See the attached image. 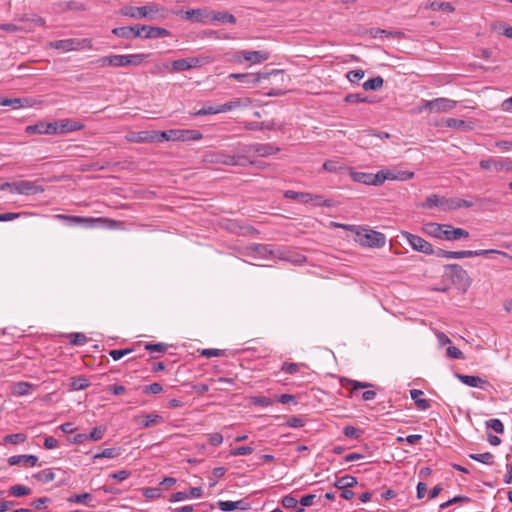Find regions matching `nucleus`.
<instances>
[{"instance_id": "nucleus-10", "label": "nucleus", "mask_w": 512, "mask_h": 512, "mask_svg": "<svg viewBox=\"0 0 512 512\" xmlns=\"http://www.w3.org/2000/svg\"><path fill=\"white\" fill-rule=\"evenodd\" d=\"M146 57L145 54L114 55V67L138 66L144 62Z\"/></svg>"}, {"instance_id": "nucleus-51", "label": "nucleus", "mask_w": 512, "mask_h": 512, "mask_svg": "<svg viewBox=\"0 0 512 512\" xmlns=\"http://www.w3.org/2000/svg\"><path fill=\"white\" fill-rule=\"evenodd\" d=\"M106 428L102 426L95 427L89 434H86L88 440H101L105 434Z\"/></svg>"}, {"instance_id": "nucleus-56", "label": "nucleus", "mask_w": 512, "mask_h": 512, "mask_svg": "<svg viewBox=\"0 0 512 512\" xmlns=\"http://www.w3.org/2000/svg\"><path fill=\"white\" fill-rule=\"evenodd\" d=\"M92 499V495L89 493H83V494H74L71 497L68 498V501L71 503H80V504H86L88 500Z\"/></svg>"}, {"instance_id": "nucleus-22", "label": "nucleus", "mask_w": 512, "mask_h": 512, "mask_svg": "<svg viewBox=\"0 0 512 512\" xmlns=\"http://www.w3.org/2000/svg\"><path fill=\"white\" fill-rule=\"evenodd\" d=\"M218 507L220 510L225 511V512L233 511L235 509L246 510L249 508V503L245 502L244 500H240V501H236V502L219 501Z\"/></svg>"}, {"instance_id": "nucleus-40", "label": "nucleus", "mask_w": 512, "mask_h": 512, "mask_svg": "<svg viewBox=\"0 0 512 512\" xmlns=\"http://www.w3.org/2000/svg\"><path fill=\"white\" fill-rule=\"evenodd\" d=\"M315 206L334 207L336 202L333 199H325L322 195L311 194V200Z\"/></svg>"}, {"instance_id": "nucleus-1", "label": "nucleus", "mask_w": 512, "mask_h": 512, "mask_svg": "<svg viewBox=\"0 0 512 512\" xmlns=\"http://www.w3.org/2000/svg\"><path fill=\"white\" fill-rule=\"evenodd\" d=\"M334 227L346 229L355 234V241L360 245L370 248H382L386 243V237L383 233L365 229L356 225H348L332 222Z\"/></svg>"}, {"instance_id": "nucleus-59", "label": "nucleus", "mask_w": 512, "mask_h": 512, "mask_svg": "<svg viewBox=\"0 0 512 512\" xmlns=\"http://www.w3.org/2000/svg\"><path fill=\"white\" fill-rule=\"evenodd\" d=\"M445 124L449 128L462 129V130L466 129L465 121L460 120V119L447 118L445 121Z\"/></svg>"}, {"instance_id": "nucleus-11", "label": "nucleus", "mask_w": 512, "mask_h": 512, "mask_svg": "<svg viewBox=\"0 0 512 512\" xmlns=\"http://www.w3.org/2000/svg\"><path fill=\"white\" fill-rule=\"evenodd\" d=\"M10 189H13L15 192L19 194L25 195H32L42 191V189L36 186L33 182L27 180H21L11 183Z\"/></svg>"}, {"instance_id": "nucleus-29", "label": "nucleus", "mask_w": 512, "mask_h": 512, "mask_svg": "<svg viewBox=\"0 0 512 512\" xmlns=\"http://www.w3.org/2000/svg\"><path fill=\"white\" fill-rule=\"evenodd\" d=\"M251 103L250 99H246L245 101H242L241 99H235L229 102H226L224 104L219 105L221 109V113L231 111L233 109L242 107V106H248Z\"/></svg>"}, {"instance_id": "nucleus-63", "label": "nucleus", "mask_w": 512, "mask_h": 512, "mask_svg": "<svg viewBox=\"0 0 512 512\" xmlns=\"http://www.w3.org/2000/svg\"><path fill=\"white\" fill-rule=\"evenodd\" d=\"M252 403L261 407H268L273 404V400L266 396H255L252 398Z\"/></svg>"}, {"instance_id": "nucleus-18", "label": "nucleus", "mask_w": 512, "mask_h": 512, "mask_svg": "<svg viewBox=\"0 0 512 512\" xmlns=\"http://www.w3.org/2000/svg\"><path fill=\"white\" fill-rule=\"evenodd\" d=\"M445 224H439L435 222L425 223L422 227L423 232L426 235L437 239H443Z\"/></svg>"}, {"instance_id": "nucleus-2", "label": "nucleus", "mask_w": 512, "mask_h": 512, "mask_svg": "<svg viewBox=\"0 0 512 512\" xmlns=\"http://www.w3.org/2000/svg\"><path fill=\"white\" fill-rule=\"evenodd\" d=\"M274 77L277 81L284 82L285 74L283 70L274 69L271 72L264 73H232L228 77L230 79H235L243 83L247 84H258L262 79H268L269 77Z\"/></svg>"}, {"instance_id": "nucleus-8", "label": "nucleus", "mask_w": 512, "mask_h": 512, "mask_svg": "<svg viewBox=\"0 0 512 512\" xmlns=\"http://www.w3.org/2000/svg\"><path fill=\"white\" fill-rule=\"evenodd\" d=\"M206 63H209L208 57H189L184 59H178L172 62V72H182L192 68L200 67Z\"/></svg>"}, {"instance_id": "nucleus-16", "label": "nucleus", "mask_w": 512, "mask_h": 512, "mask_svg": "<svg viewBox=\"0 0 512 512\" xmlns=\"http://www.w3.org/2000/svg\"><path fill=\"white\" fill-rule=\"evenodd\" d=\"M58 219L64 220L69 225H80L85 224L87 226H91L94 222L102 221L101 218L94 219V218H86L81 216H69V215H56L55 216Z\"/></svg>"}, {"instance_id": "nucleus-52", "label": "nucleus", "mask_w": 512, "mask_h": 512, "mask_svg": "<svg viewBox=\"0 0 512 512\" xmlns=\"http://www.w3.org/2000/svg\"><path fill=\"white\" fill-rule=\"evenodd\" d=\"M303 367H305V365L302 364V363H288V362H284L283 365H282L281 370L286 372V373H289V374H296Z\"/></svg>"}, {"instance_id": "nucleus-42", "label": "nucleus", "mask_w": 512, "mask_h": 512, "mask_svg": "<svg viewBox=\"0 0 512 512\" xmlns=\"http://www.w3.org/2000/svg\"><path fill=\"white\" fill-rule=\"evenodd\" d=\"M469 457L475 461L486 465H492L494 456L490 452L479 453V454H470Z\"/></svg>"}, {"instance_id": "nucleus-57", "label": "nucleus", "mask_w": 512, "mask_h": 512, "mask_svg": "<svg viewBox=\"0 0 512 512\" xmlns=\"http://www.w3.org/2000/svg\"><path fill=\"white\" fill-rule=\"evenodd\" d=\"M145 349L151 352H157L159 354L165 353L168 349V345L164 343H147Z\"/></svg>"}, {"instance_id": "nucleus-60", "label": "nucleus", "mask_w": 512, "mask_h": 512, "mask_svg": "<svg viewBox=\"0 0 512 512\" xmlns=\"http://www.w3.org/2000/svg\"><path fill=\"white\" fill-rule=\"evenodd\" d=\"M132 31H133V29H130V27H117L112 30V33L115 36L125 38V39H130Z\"/></svg>"}, {"instance_id": "nucleus-54", "label": "nucleus", "mask_w": 512, "mask_h": 512, "mask_svg": "<svg viewBox=\"0 0 512 512\" xmlns=\"http://www.w3.org/2000/svg\"><path fill=\"white\" fill-rule=\"evenodd\" d=\"M486 427L494 430L496 433L502 434L504 432V425L499 419H490L486 421Z\"/></svg>"}, {"instance_id": "nucleus-58", "label": "nucleus", "mask_w": 512, "mask_h": 512, "mask_svg": "<svg viewBox=\"0 0 512 512\" xmlns=\"http://www.w3.org/2000/svg\"><path fill=\"white\" fill-rule=\"evenodd\" d=\"M431 8L433 10H441V11H444V12H453L454 11V7L449 2L435 1V2H433L431 4Z\"/></svg>"}, {"instance_id": "nucleus-32", "label": "nucleus", "mask_w": 512, "mask_h": 512, "mask_svg": "<svg viewBox=\"0 0 512 512\" xmlns=\"http://www.w3.org/2000/svg\"><path fill=\"white\" fill-rule=\"evenodd\" d=\"M28 104L27 98H5L0 100V106H9L13 109H19Z\"/></svg>"}, {"instance_id": "nucleus-43", "label": "nucleus", "mask_w": 512, "mask_h": 512, "mask_svg": "<svg viewBox=\"0 0 512 512\" xmlns=\"http://www.w3.org/2000/svg\"><path fill=\"white\" fill-rule=\"evenodd\" d=\"M204 12L201 9H192L185 12H181L182 18L186 20H196V21H202Z\"/></svg>"}, {"instance_id": "nucleus-49", "label": "nucleus", "mask_w": 512, "mask_h": 512, "mask_svg": "<svg viewBox=\"0 0 512 512\" xmlns=\"http://www.w3.org/2000/svg\"><path fill=\"white\" fill-rule=\"evenodd\" d=\"M221 113V109L219 105L216 106H204L200 110L194 112L193 116H204V115H214Z\"/></svg>"}, {"instance_id": "nucleus-28", "label": "nucleus", "mask_w": 512, "mask_h": 512, "mask_svg": "<svg viewBox=\"0 0 512 512\" xmlns=\"http://www.w3.org/2000/svg\"><path fill=\"white\" fill-rule=\"evenodd\" d=\"M142 418V426L145 428L156 426L164 422L163 417L156 413L143 415Z\"/></svg>"}, {"instance_id": "nucleus-34", "label": "nucleus", "mask_w": 512, "mask_h": 512, "mask_svg": "<svg viewBox=\"0 0 512 512\" xmlns=\"http://www.w3.org/2000/svg\"><path fill=\"white\" fill-rule=\"evenodd\" d=\"M244 127L247 130H263V129L273 130V129H275V123H274V121L247 122Z\"/></svg>"}, {"instance_id": "nucleus-20", "label": "nucleus", "mask_w": 512, "mask_h": 512, "mask_svg": "<svg viewBox=\"0 0 512 512\" xmlns=\"http://www.w3.org/2000/svg\"><path fill=\"white\" fill-rule=\"evenodd\" d=\"M454 376L461 381L463 384L470 386V387H479L483 388L485 384H487V381L482 379L479 376L474 375H464L460 373H455Z\"/></svg>"}, {"instance_id": "nucleus-36", "label": "nucleus", "mask_w": 512, "mask_h": 512, "mask_svg": "<svg viewBox=\"0 0 512 512\" xmlns=\"http://www.w3.org/2000/svg\"><path fill=\"white\" fill-rule=\"evenodd\" d=\"M442 201L443 197L436 194H431L426 198V201L422 204V207L429 209L438 207L440 210H442Z\"/></svg>"}, {"instance_id": "nucleus-37", "label": "nucleus", "mask_w": 512, "mask_h": 512, "mask_svg": "<svg viewBox=\"0 0 512 512\" xmlns=\"http://www.w3.org/2000/svg\"><path fill=\"white\" fill-rule=\"evenodd\" d=\"M281 504L287 509H295V512H304V508L297 506L298 500L291 495L284 496Z\"/></svg>"}, {"instance_id": "nucleus-62", "label": "nucleus", "mask_w": 512, "mask_h": 512, "mask_svg": "<svg viewBox=\"0 0 512 512\" xmlns=\"http://www.w3.org/2000/svg\"><path fill=\"white\" fill-rule=\"evenodd\" d=\"M365 72L361 69L349 71L346 75L347 79L352 83H357L364 77Z\"/></svg>"}, {"instance_id": "nucleus-39", "label": "nucleus", "mask_w": 512, "mask_h": 512, "mask_svg": "<svg viewBox=\"0 0 512 512\" xmlns=\"http://www.w3.org/2000/svg\"><path fill=\"white\" fill-rule=\"evenodd\" d=\"M90 386V382L85 377H76L71 379L70 388L71 390L78 391L84 390Z\"/></svg>"}, {"instance_id": "nucleus-64", "label": "nucleus", "mask_w": 512, "mask_h": 512, "mask_svg": "<svg viewBox=\"0 0 512 512\" xmlns=\"http://www.w3.org/2000/svg\"><path fill=\"white\" fill-rule=\"evenodd\" d=\"M363 432L353 426H346L343 429V434L348 438H359Z\"/></svg>"}, {"instance_id": "nucleus-46", "label": "nucleus", "mask_w": 512, "mask_h": 512, "mask_svg": "<svg viewBox=\"0 0 512 512\" xmlns=\"http://www.w3.org/2000/svg\"><path fill=\"white\" fill-rule=\"evenodd\" d=\"M351 177L356 182L371 185L372 173L351 172Z\"/></svg>"}, {"instance_id": "nucleus-25", "label": "nucleus", "mask_w": 512, "mask_h": 512, "mask_svg": "<svg viewBox=\"0 0 512 512\" xmlns=\"http://www.w3.org/2000/svg\"><path fill=\"white\" fill-rule=\"evenodd\" d=\"M435 255L440 258L461 259V258H469L471 254L468 253V250L446 251V250L439 248L435 251Z\"/></svg>"}, {"instance_id": "nucleus-38", "label": "nucleus", "mask_w": 512, "mask_h": 512, "mask_svg": "<svg viewBox=\"0 0 512 512\" xmlns=\"http://www.w3.org/2000/svg\"><path fill=\"white\" fill-rule=\"evenodd\" d=\"M33 385L28 382H17L13 386V393L18 396H24L30 393Z\"/></svg>"}, {"instance_id": "nucleus-53", "label": "nucleus", "mask_w": 512, "mask_h": 512, "mask_svg": "<svg viewBox=\"0 0 512 512\" xmlns=\"http://www.w3.org/2000/svg\"><path fill=\"white\" fill-rule=\"evenodd\" d=\"M25 440H26V435L23 433L6 435L4 438V441L6 443H10V444H20V443H23Z\"/></svg>"}, {"instance_id": "nucleus-31", "label": "nucleus", "mask_w": 512, "mask_h": 512, "mask_svg": "<svg viewBox=\"0 0 512 512\" xmlns=\"http://www.w3.org/2000/svg\"><path fill=\"white\" fill-rule=\"evenodd\" d=\"M284 196L288 199L297 200L301 203H309L311 200V193L307 192H296L293 190H288L284 193Z\"/></svg>"}, {"instance_id": "nucleus-12", "label": "nucleus", "mask_w": 512, "mask_h": 512, "mask_svg": "<svg viewBox=\"0 0 512 512\" xmlns=\"http://www.w3.org/2000/svg\"><path fill=\"white\" fill-rule=\"evenodd\" d=\"M469 237V232L463 228H455L452 225L445 224L443 240L457 241Z\"/></svg>"}, {"instance_id": "nucleus-9", "label": "nucleus", "mask_w": 512, "mask_h": 512, "mask_svg": "<svg viewBox=\"0 0 512 512\" xmlns=\"http://www.w3.org/2000/svg\"><path fill=\"white\" fill-rule=\"evenodd\" d=\"M402 235L413 248V250L427 255L435 254L436 250L433 249L432 244L423 239L422 237L414 235L409 232H403Z\"/></svg>"}, {"instance_id": "nucleus-61", "label": "nucleus", "mask_w": 512, "mask_h": 512, "mask_svg": "<svg viewBox=\"0 0 512 512\" xmlns=\"http://www.w3.org/2000/svg\"><path fill=\"white\" fill-rule=\"evenodd\" d=\"M163 391V387L159 383H152L143 387V393L145 394H159Z\"/></svg>"}, {"instance_id": "nucleus-4", "label": "nucleus", "mask_w": 512, "mask_h": 512, "mask_svg": "<svg viewBox=\"0 0 512 512\" xmlns=\"http://www.w3.org/2000/svg\"><path fill=\"white\" fill-rule=\"evenodd\" d=\"M49 47L69 52L76 50L92 49V42L87 38H70L52 41L49 43Z\"/></svg>"}, {"instance_id": "nucleus-14", "label": "nucleus", "mask_w": 512, "mask_h": 512, "mask_svg": "<svg viewBox=\"0 0 512 512\" xmlns=\"http://www.w3.org/2000/svg\"><path fill=\"white\" fill-rule=\"evenodd\" d=\"M457 105V101L448 98H436L432 100V113L449 112Z\"/></svg>"}, {"instance_id": "nucleus-24", "label": "nucleus", "mask_w": 512, "mask_h": 512, "mask_svg": "<svg viewBox=\"0 0 512 512\" xmlns=\"http://www.w3.org/2000/svg\"><path fill=\"white\" fill-rule=\"evenodd\" d=\"M84 128V125L75 120L63 119L60 121V134L78 131Z\"/></svg>"}, {"instance_id": "nucleus-50", "label": "nucleus", "mask_w": 512, "mask_h": 512, "mask_svg": "<svg viewBox=\"0 0 512 512\" xmlns=\"http://www.w3.org/2000/svg\"><path fill=\"white\" fill-rule=\"evenodd\" d=\"M68 337L70 339V343L77 346L84 345L88 341L87 336L79 332L70 333Z\"/></svg>"}, {"instance_id": "nucleus-26", "label": "nucleus", "mask_w": 512, "mask_h": 512, "mask_svg": "<svg viewBox=\"0 0 512 512\" xmlns=\"http://www.w3.org/2000/svg\"><path fill=\"white\" fill-rule=\"evenodd\" d=\"M253 150L261 157H268L276 154L279 151V148L271 144H255L253 145Z\"/></svg>"}, {"instance_id": "nucleus-44", "label": "nucleus", "mask_w": 512, "mask_h": 512, "mask_svg": "<svg viewBox=\"0 0 512 512\" xmlns=\"http://www.w3.org/2000/svg\"><path fill=\"white\" fill-rule=\"evenodd\" d=\"M323 169L328 172L337 173L345 169L343 164L336 160H327L323 164Z\"/></svg>"}, {"instance_id": "nucleus-3", "label": "nucleus", "mask_w": 512, "mask_h": 512, "mask_svg": "<svg viewBox=\"0 0 512 512\" xmlns=\"http://www.w3.org/2000/svg\"><path fill=\"white\" fill-rule=\"evenodd\" d=\"M161 142L163 141H198L203 138L202 133L195 129H171L167 131H161L159 135Z\"/></svg>"}, {"instance_id": "nucleus-35", "label": "nucleus", "mask_w": 512, "mask_h": 512, "mask_svg": "<svg viewBox=\"0 0 512 512\" xmlns=\"http://www.w3.org/2000/svg\"><path fill=\"white\" fill-rule=\"evenodd\" d=\"M383 83H384V80L382 77L380 76H377L375 78H371L367 81H365L362 85L363 89L366 90V91H369V90H372V91H377L379 90L380 88H382L383 86Z\"/></svg>"}, {"instance_id": "nucleus-15", "label": "nucleus", "mask_w": 512, "mask_h": 512, "mask_svg": "<svg viewBox=\"0 0 512 512\" xmlns=\"http://www.w3.org/2000/svg\"><path fill=\"white\" fill-rule=\"evenodd\" d=\"M160 134L161 131H141L136 133L131 140L137 143L161 142Z\"/></svg>"}, {"instance_id": "nucleus-6", "label": "nucleus", "mask_w": 512, "mask_h": 512, "mask_svg": "<svg viewBox=\"0 0 512 512\" xmlns=\"http://www.w3.org/2000/svg\"><path fill=\"white\" fill-rule=\"evenodd\" d=\"M158 11L159 7L156 4H151L142 7L125 6L120 10V14L135 19H153V15Z\"/></svg>"}, {"instance_id": "nucleus-21", "label": "nucleus", "mask_w": 512, "mask_h": 512, "mask_svg": "<svg viewBox=\"0 0 512 512\" xmlns=\"http://www.w3.org/2000/svg\"><path fill=\"white\" fill-rule=\"evenodd\" d=\"M203 494V491L200 487H193L189 490V492H176L172 494L170 501L178 502L185 500L187 498H200Z\"/></svg>"}, {"instance_id": "nucleus-19", "label": "nucleus", "mask_w": 512, "mask_h": 512, "mask_svg": "<svg viewBox=\"0 0 512 512\" xmlns=\"http://www.w3.org/2000/svg\"><path fill=\"white\" fill-rule=\"evenodd\" d=\"M141 30H143V37L146 39H156L170 36V32L167 29L161 27L143 25Z\"/></svg>"}, {"instance_id": "nucleus-30", "label": "nucleus", "mask_w": 512, "mask_h": 512, "mask_svg": "<svg viewBox=\"0 0 512 512\" xmlns=\"http://www.w3.org/2000/svg\"><path fill=\"white\" fill-rule=\"evenodd\" d=\"M386 180H409L413 178L414 173L409 171L393 172L390 170H384Z\"/></svg>"}, {"instance_id": "nucleus-5", "label": "nucleus", "mask_w": 512, "mask_h": 512, "mask_svg": "<svg viewBox=\"0 0 512 512\" xmlns=\"http://www.w3.org/2000/svg\"><path fill=\"white\" fill-rule=\"evenodd\" d=\"M444 275L448 277L454 285L466 289L471 279L465 269L458 264H449L444 266Z\"/></svg>"}, {"instance_id": "nucleus-7", "label": "nucleus", "mask_w": 512, "mask_h": 512, "mask_svg": "<svg viewBox=\"0 0 512 512\" xmlns=\"http://www.w3.org/2000/svg\"><path fill=\"white\" fill-rule=\"evenodd\" d=\"M242 158V156L230 155L224 151L209 152L204 156V160L208 163L223 164L228 166L239 165Z\"/></svg>"}, {"instance_id": "nucleus-41", "label": "nucleus", "mask_w": 512, "mask_h": 512, "mask_svg": "<svg viewBox=\"0 0 512 512\" xmlns=\"http://www.w3.org/2000/svg\"><path fill=\"white\" fill-rule=\"evenodd\" d=\"M33 477L42 483H49L55 479V473L51 469H45L34 474Z\"/></svg>"}, {"instance_id": "nucleus-23", "label": "nucleus", "mask_w": 512, "mask_h": 512, "mask_svg": "<svg viewBox=\"0 0 512 512\" xmlns=\"http://www.w3.org/2000/svg\"><path fill=\"white\" fill-rule=\"evenodd\" d=\"M37 460L38 458L35 455H14L8 458V463L11 466L18 465L20 463L34 466L37 463Z\"/></svg>"}, {"instance_id": "nucleus-55", "label": "nucleus", "mask_w": 512, "mask_h": 512, "mask_svg": "<svg viewBox=\"0 0 512 512\" xmlns=\"http://www.w3.org/2000/svg\"><path fill=\"white\" fill-rule=\"evenodd\" d=\"M344 100L347 103H363V102H367L368 98H367V96H365L363 94L352 93V94L346 95Z\"/></svg>"}, {"instance_id": "nucleus-13", "label": "nucleus", "mask_w": 512, "mask_h": 512, "mask_svg": "<svg viewBox=\"0 0 512 512\" xmlns=\"http://www.w3.org/2000/svg\"><path fill=\"white\" fill-rule=\"evenodd\" d=\"M246 255L255 257L258 255L261 258H268L274 255L273 250L270 246L265 244H251L246 247Z\"/></svg>"}, {"instance_id": "nucleus-45", "label": "nucleus", "mask_w": 512, "mask_h": 512, "mask_svg": "<svg viewBox=\"0 0 512 512\" xmlns=\"http://www.w3.org/2000/svg\"><path fill=\"white\" fill-rule=\"evenodd\" d=\"M212 20L214 21H219V22H228V23H231V24H235L236 23V18L232 15V14H229L227 12H217V13H213L212 15Z\"/></svg>"}, {"instance_id": "nucleus-27", "label": "nucleus", "mask_w": 512, "mask_h": 512, "mask_svg": "<svg viewBox=\"0 0 512 512\" xmlns=\"http://www.w3.org/2000/svg\"><path fill=\"white\" fill-rule=\"evenodd\" d=\"M411 398L414 400L415 405L420 410H427L430 408V402L427 399L421 398L423 395V391L418 389H413L410 391Z\"/></svg>"}, {"instance_id": "nucleus-48", "label": "nucleus", "mask_w": 512, "mask_h": 512, "mask_svg": "<svg viewBox=\"0 0 512 512\" xmlns=\"http://www.w3.org/2000/svg\"><path fill=\"white\" fill-rule=\"evenodd\" d=\"M459 209V198H445L442 201V211H452Z\"/></svg>"}, {"instance_id": "nucleus-47", "label": "nucleus", "mask_w": 512, "mask_h": 512, "mask_svg": "<svg viewBox=\"0 0 512 512\" xmlns=\"http://www.w3.org/2000/svg\"><path fill=\"white\" fill-rule=\"evenodd\" d=\"M9 493L14 497H22L29 495L31 493V489L24 485H14L10 487Z\"/></svg>"}, {"instance_id": "nucleus-33", "label": "nucleus", "mask_w": 512, "mask_h": 512, "mask_svg": "<svg viewBox=\"0 0 512 512\" xmlns=\"http://www.w3.org/2000/svg\"><path fill=\"white\" fill-rule=\"evenodd\" d=\"M355 485H357V479L354 476H350V475H345V476L339 478L334 484V486L340 490L352 488Z\"/></svg>"}, {"instance_id": "nucleus-17", "label": "nucleus", "mask_w": 512, "mask_h": 512, "mask_svg": "<svg viewBox=\"0 0 512 512\" xmlns=\"http://www.w3.org/2000/svg\"><path fill=\"white\" fill-rule=\"evenodd\" d=\"M239 56L246 61L256 64L268 60L270 54L264 51H241Z\"/></svg>"}]
</instances>
